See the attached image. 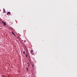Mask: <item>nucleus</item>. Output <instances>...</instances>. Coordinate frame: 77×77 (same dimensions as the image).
<instances>
[{
  "label": "nucleus",
  "instance_id": "nucleus-1",
  "mask_svg": "<svg viewBox=\"0 0 77 77\" xmlns=\"http://www.w3.org/2000/svg\"><path fill=\"white\" fill-rule=\"evenodd\" d=\"M2 23L4 24V26H6V23L5 22H4L3 21H2Z\"/></svg>",
  "mask_w": 77,
  "mask_h": 77
},
{
  "label": "nucleus",
  "instance_id": "nucleus-2",
  "mask_svg": "<svg viewBox=\"0 0 77 77\" xmlns=\"http://www.w3.org/2000/svg\"><path fill=\"white\" fill-rule=\"evenodd\" d=\"M31 65L32 66V67L33 68H34V64H33V63H32Z\"/></svg>",
  "mask_w": 77,
  "mask_h": 77
},
{
  "label": "nucleus",
  "instance_id": "nucleus-3",
  "mask_svg": "<svg viewBox=\"0 0 77 77\" xmlns=\"http://www.w3.org/2000/svg\"><path fill=\"white\" fill-rule=\"evenodd\" d=\"M8 14H11V12H8L7 13V15H8Z\"/></svg>",
  "mask_w": 77,
  "mask_h": 77
},
{
  "label": "nucleus",
  "instance_id": "nucleus-4",
  "mask_svg": "<svg viewBox=\"0 0 77 77\" xmlns=\"http://www.w3.org/2000/svg\"><path fill=\"white\" fill-rule=\"evenodd\" d=\"M12 34H13V35H14V36H16V35H15V34H14V32H13V31L11 32Z\"/></svg>",
  "mask_w": 77,
  "mask_h": 77
},
{
  "label": "nucleus",
  "instance_id": "nucleus-5",
  "mask_svg": "<svg viewBox=\"0 0 77 77\" xmlns=\"http://www.w3.org/2000/svg\"><path fill=\"white\" fill-rule=\"evenodd\" d=\"M3 11L4 12V13H5V8L3 9Z\"/></svg>",
  "mask_w": 77,
  "mask_h": 77
},
{
  "label": "nucleus",
  "instance_id": "nucleus-6",
  "mask_svg": "<svg viewBox=\"0 0 77 77\" xmlns=\"http://www.w3.org/2000/svg\"><path fill=\"white\" fill-rule=\"evenodd\" d=\"M26 69L27 71H28V68H26Z\"/></svg>",
  "mask_w": 77,
  "mask_h": 77
},
{
  "label": "nucleus",
  "instance_id": "nucleus-7",
  "mask_svg": "<svg viewBox=\"0 0 77 77\" xmlns=\"http://www.w3.org/2000/svg\"><path fill=\"white\" fill-rule=\"evenodd\" d=\"M33 51L32 50L31 51V53H32L33 52Z\"/></svg>",
  "mask_w": 77,
  "mask_h": 77
},
{
  "label": "nucleus",
  "instance_id": "nucleus-8",
  "mask_svg": "<svg viewBox=\"0 0 77 77\" xmlns=\"http://www.w3.org/2000/svg\"><path fill=\"white\" fill-rule=\"evenodd\" d=\"M28 67H29V63H28Z\"/></svg>",
  "mask_w": 77,
  "mask_h": 77
},
{
  "label": "nucleus",
  "instance_id": "nucleus-9",
  "mask_svg": "<svg viewBox=\"0 0 77 77\" xmlns=\"http://www.w3.org/2000/svg\"><path fill=\"white\" fill-rule=\"evenodd\" d=\"M31 54H32V55H34V54L33 53H32Z\"/></svg>",
  "mask_w": 77,
  "mask_h": 77
},
{
  "label": "nucleus",
  "instance_id": "nucleus-10",
  "mask_svg": "<svg viewBox=\"0 0 77 77\" xmlns=\"http://www.w3.org/2000/svg\"><path fill=\"white\" fill-rule=\"evenodd\" d=\"M23 54H25V52L24 51L23 52Z\"/></svg>",
  "mask_w": 77,
  "mask_h": 77
},
{
  "label": "nucleus",
  "instance_id": "nucleus-11",
  "mask_svg": "<svg viewBox=\"0 0 77 77\" xmlns=\"http://www.w3.org/2000/svg\"><path fill=\"white\" fill-rule=\"evenodd\" d=\"M26 57H27V55L26 54Z\"/></svg>",
  "mask_w": 77,
  "mask_h": 77
},
{
  "label": "nucleus",
  "instance_id": "nucleus-12",
  "mask_svg": "<svg viewBox=\"0 0 77 77\" xmlns=\"http://www.w3.org/2000/svg\"><path fill=\"white\" fill-rule=\"evenodd\" d=\"M10 29H12V28H10Z\"/></svg>",
  "mask_w": 77,
  "mask_h": 77
},
{
  "label": "nucleus",
  "instance_id": "nucleus-13",
  "mask_svg": "<svg viewBox=\"0 0 77 77\" xmlns=\"http://www.w3.org/2000/svg\"><path fill=\"white\" fill-rule=\"evenodd\" d=\"M29 63H30V62L29 61Z\"/></svg>",
  "mask_w": 77,
  "mask_h": 77
}]
</instances>
